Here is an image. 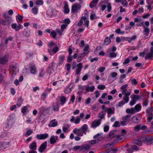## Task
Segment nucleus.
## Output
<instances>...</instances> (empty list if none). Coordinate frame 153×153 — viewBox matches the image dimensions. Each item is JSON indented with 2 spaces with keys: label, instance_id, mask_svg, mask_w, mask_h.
Returning a JSON list of instances; mask_svg holds the SVG:
<instances>
[{
  "label": "nucleus",
  "instance_id": "0eeeda50",
  "mask_svg": "<svg viewBox=\"0 0 153 153\" xmlns=\"http://www.w3.org/2000/svg\"><path fill=\"white\" fill-rule=\"evenodd\" d=\"M101 121L102 120L101 119L94 120L91 123V127L95 128L98 126L100 124Z\"/></svg>",
  "mask_w": 153,
  "mask_h": 153
},
{
  "label": "nucleus",
  "instance_id": "6e6552de",
  "mask_svg": "<svg viewBox=\"0 0 153 153\" xmlns=\"http://www.w3.org/2000/svg\"><path fill=\"white\" fill-rule=\"evenodd\" d=\"M47 142L46 141L42 143L39 148L38 150L40 153L43 152L45 150L47 147Z\"/></svg>",
  "mask_w": 153,
  "mask_h": 153
},
{
  "label": "nucleus",
  "instance_id": "de8ad7c7",
  "mask_svg": "<svg viewBox=\"0 0 153 153\" xmlns=\"http://www.w3.org/2000/svg\"><path fill=\"white\" fill-rule=\"evenodd\" d=\"M12 68L13 72L14 73H16L19 71V69L16 65L13 66Z\"/></svg>",
  "mask_w": 153,
  "mask_h": 153
},
{
  "label": "nucleus",
  "instance_id": "473e14b6",
  "mask_svg": "<svg viewBox=\"0 0 153 153\" xmlns=\"http://www.w3.org/2000/svg\"><path fill=\"white\" fill-rule=\"evenodd\" d=\"M16 18L17 22L19 23L22 21L23 17L22 16L18 14L16 16Z\"/></svg>",
  "mask_w": 153,
  "mask_h": 153
},
{
  "label": "nucleus",
  "instance_id": "dca6fc26",
  "mask_svg": "<svg viewBox=\"0 0 153 153\" xmlns=\"http://www.w3.org/2000/svg\"><path fill=\"white\" fill-rule=\"evenodd\" d=\"M30 149L33 150L36 149L37 143L35 141H33L29 145Z\"/></svg>",
  "mask_w": 153,
  "mask_h": 153
},
{
  "label": "nucleus",
  "instance_id": "f3484780",
  "mask_svg": "<svg viewBox=\"0 0 153 153\" xmlns=\"http://www.w3.org/2000/svg\"><path fill=\"white\" fill-rule=\"evenodd\" d=\"M8 58L7 56L0 58V63L2 64H5L8 62Z\"/></svg>",
  "mask_w": 153,
  "mask_h": 153
},
{
  "label": "nucleus",
  "instance_id": "052dcab7",
  "mask_svg": "<svg viewBox=\"0 0 153 153\" xmlns=\"http://www.w3.org/2000/svg\"><path fill=\"white\" fill-rule=\"evenodd\" d=\"M115 32L117 33L123 34L124 33V31L121 32L120 29L119 28L115 30Z\"/></svg>",
  "mask_w": 153,
  "mask_h": 153
},
{
  "label": "nucleus",
  "instance_id": "aec40b11",
  "mask_svg": "<svg viewBox=\"0 0 153 153\" xmlns=\"http://www.w3.org/2000/svg\"><path fill=\"white\" fill-rule=\"evenodd\" d=\"M85 90L87 92H91L93 91L95 87L94 85H92L91 86H85Z\"/></svg>",
  "mask_w": 153,
  "mask_h": 153
},
{
  "label": "nucleus",
  "instance_id": "774afa93",
  "mask_svg": "<svg viewBox=\"0 0 153 153\" xmlns=\"http://www.w3.org/2000/svg\"><path fill=\"white\" fill-rule=\"evenodd\" d=\"M0 23L3 25H8V22H7L5 20H1L0 21Z\"/></svg>",
  "mask_w": 153,
  "mask_h": 153
},
{
  "label": "nucleus",
  "instance_id": "5701e85b",
  "mask_svg": "<svg viewBox=\"0 0 153 153\" xmlns=\"http://www.w3.org/2000/svg\"><path fill=\"white\" fill-rule=\"evenodd\" d=\"M90 147V146L89 145H85L81 146L80 150L83 151H85L89 149Z\"/></svg>",
  "mask_w": 153,
  "mask_h": 153
},
{
  "label": "nucleus",
  "instance_id": "37998d69",
  "mask_svg": "<svg viewBox=\"0 0 153 153\" xmlns=\"http://www.w3.org/2000/svg\"><path fill=\"white\" fill-rule=\"evenodd\" d=\"M27 107H29V105H27L26 106H24L22 107V112L23 114H25L27 110Z\"/></svg>",
  "mask_w": 153,
  "mask_h": 153
},
{
  "label": "nucleus",
  "instance_id": "c756f323",
  "mask_svg": "<svg viewBox=\"0 0 153 153\" xmlns=\"http://www.w3.org/2000/svg\"><path fill=\"white\" fill-rule=\"evenodd\" d=\"M98 0H93L90 4L89 6L91 8L93 7L97 3Z\"/></svg>",
  "mask_w": 153,
  "mask_h": 153
},
{
  "label": "nucleus",
  "instance_id": "58836bf2",
  "mask_svg": "<svg viewBox=\"0 0 153 153\" xmlns=\"http://www.w3.org/2000/svg\"><path fill=\"white\" fill-rule=\"evenodd\" d=\"M60 100L61 101V104L62 105H63L66 102V99L64 96H61Z\"/></svg>",
  "mask_w": 153,
  "mask_h": 153
},
{
  "label": "nucleus",
  "instance_id": "e2e57ef3",
  "mask_svg": "<svg viewBox=\"0 0 153 153\" xmlns=\"http://www.w3.org/2000/svg\"><path fill=\"white\" fill-rule=\"evenodd\" d=\"M67 26L68 25H65L64 24L62 25L61 26V30L63 31L66 28Z\"/></svg>",
  "mask_w": 153,
  "mask_h": 153
},
{
  "label": "nucleus",
  "instance_id": "13d9d810",
  "mask_svg": "<svg viewBox=\"0 0 153 153\" xmlns=\"http://www.w3.org/2000/svg\"><path fill=\"white\" fill-rule=\"evenodd\" d=\"M70 21L69 19H65L63 21V23H65V24L67 25L70 23Z\"/></svg>",
  "mask_w": 153,
  "mask_h": 153
},
{
  "label": "nucleus",
  "instance_id": "2f4dec72",
  "mask_svg": "<svg viewBox=\"0 0 153 153\" xmlns=\"http://www.w3.org/2000/svg\"><path fill=\"white\" fill-rule=\"evenodd\" d=\"M146 112L148 114L152 115V113L153 112V108L151 107L148 108L146 110Z\"/></svg>",
  "mask_w": 153,
  "mask_h": 153
},
{
  "label": "nucleus",
  "instance_id": "f03ea898",
  "mask_svg": "<svg viewBox=\"0 0 153 153\" xmlns=\"http://www.w3.org/2000/svg\"><path fill=\"white\" fill-rule=\"evenodd\" d=\"M116 50L115 47L113 46L108 49L106 52V55L107 56L110 58H114L117 56V54L115 52Z\"/></svg>",
  "mask_w": 153,
  "mask_h": 153
},
{
  "label": "nucleus",
  "instance_id": "2eb2a0df",
  "mask_svg": "<svg viewBox=\"0 0 153 153\" xmlns=\"http://www.w3.org/2000/svg\"><path fill=\"white\" fill-rule=\"evenodd\" d=\"M141 120L140 116H134L132 118L131 120L133 123H139Z\"/></svg>",
  "mask_w": 153,
  "mask_h": 153
},
{
  "label": "nucleus",
  "instance_id": "7c9ffc66",
  "mask_svg": "<svg viewBox=\"0 0 153 153\" xmlns=\"http://www.w3.org/2000/svg\"><path fill=\"white\" fill-rule=\"evenodd\" d=\"M65 59V56H59V65H62Z\"/></svg>",
  "mask_w": 153,
  "mask_h": 153
},
{
  "label": "nucleus",
  "instance_id": "c03bdc74",
  "mask_svg": "<svg viewBox=\"0 0 153 153\" xmlns=\"http://www.w3.org/2000/svg\"><path fill=\"white\" fill-rule=\"evenodd\" d=\"M45 75L44 70L43 69H41L40 70L39 72V76L40 77H43Z\"/></svg>",
  "mask_w": 153,
  "mask_h": 153
},
{
  "label": "nucleus",
  "instance_id": "8fccbe9b",
  "mask_svg": "<svg viewBox=\"0 0 153 153\" xmlns=\"http://www.w3.org/2000/svg\"><path fill=\"white\" fill-rule=\"evenodd\" d=\"M56 32L54 30H52L50 35L53 38H55L56 37Z\"/></svg>",
  "mask_w": 153,
  "mask_h": 153
},
{
  "label": "nucleus",
  "instance_id": "a211bd4d",
  "mask_svg": "<svg viewBox=\"0 0 153 153\" xmlns=\"http://www.w3.org/2000/svg\"><path fill=\"white\" fill-rule=\"evenodd\" d=\"M36 66L35 64H33L30 67V72L33 74H36L37 72Z\"/></svg>",
  "mask_w": 153,
  "mask_h": 153
},
{
  "label": "nucleus",
  "instance_id": "6ab92c4d",
  "mask_svg": "<svg viewBox=\"0 0 153 153\" xmlns=\"http://www.w3.org/2000/svg\"><path fill=\"white\" fill-rule=\"evenodd\" d=\"M57 125V122L55 119H53L48 124V126L51 127H55Z\"/></svg>",
  "mask_w": 153,
  "mask_h": 153
},
{
  "label": "nucleus",
  "instance_id": "c9c22d12",
  "mask_svg": "<svg viewBox=\"0 0 153 153\" xmlns=\"http://www.w3.org/2000/svg\"><path fill=\"white\" fill-rule=\"evenodd\" d=\"M126 112L127 113H130L131 114H133L135 112V110L133 108H131L130 109H126Z\"/></svg>",
  "mask_w": 153,
  "mask_h": 153
},
{
  "label": "nucleus",
  "instance_id": "a878e982",
  "mask_svg": "<svg viewBox=\"0 0 153 153\" xmlns=\"http://www.w3.org/2000/svg\"><path fill=\"white\" fill-rule=\"evenodd\" d=\"M93 138L94 139H97L98 141H101L103 139L102 137L101 136L100 134L98 133L96 135H94Z\"/></svg>",
  "mask_w": 153,
  "mask_h": 153
},
{
  "label": "nucleus",
  "instance_id": "bb28decb",
  "mask_svg": "<svg viewBox=\"0 0 153 153\" xmlns=\"http://www.w3.org/2000/svg\"><path fill=\"white\" fill-rule=\"evenodd\" d=\"M47 15L48 17H51L53 15V12L51 9H49L47 12Z\"/></svg>",
  "mask_w": 153,
  "mask_h": 153
},
{
  "label": "nucleus",
  "instance_id": "680f3d73",
  "mask_svg": "<svg viewBox=\"0 0 153 153\" xmlns=\"http://www.w3.org/2000/svg\"><path fill=\"white\" fill-rule=\"evenodd\" d=\"M38 11V9L36 7H34L32 9V12L36 14L37 13Z\"/></svg>",
  "mask_w": 153,
  "mask_h": 153
},
{
  "label": "nucleus",
  "instance_id": "49530a36",
  "mask_svg": "<svg viewBox=\"0 0 153 153\" xmlns=\"http://www.w3.org/2000/svg\"><path fill=\"white\" fill-rule=\"evenodd\" d=\"M56 32L57 33V35H59V36H61L63 32L62 30L58 29H57L56 30Z\"/></svg>",
  "mask_w": 153,
  "mask_h": 153
},
{
  "label": "nucleus",
  "instance_id": "79ce46f5",
  "mask_svg": "<svg viewBox=\"0 0 153 153\" xmlns=\"http://www.w3.org/2000/svg\"><path fill=\"white\" fill-rule=\"evenodd\" d=\"M33 132V131H32L30 129H29L27 131L26 133V134L25 135V136L26 137H27V136L30 135Z\"/></svg>",
  "mask_w": 153,
  "mask_h": 153
},
{
  "label": "nucleus",
  "instance_id": "6e6d98bb",
  "mask_svg": "<svg viewBox=\"0 0 153 153\" xmlns=\"http://www.w3.org/2000/svg\"><path fill=\"white\" fill-rule=\"evenodd\" d=\"M17 24L16 23L12 24L11 25L12 28L13 29H15L16 31H17Z\"/></svg>",
  "mask_w": 153,
  "mask_h": 153
},
{
  "label": "nucleus",
  "instance_id": "cd10ccee",
  "mask_svg": "<svg viewBox=\"0 0 153 153\" xmlns=\"http://www.w3.org/2000/svg\"><path fill=\"white\" fill-rule=\"evenodd\" d=\"M53 109L54 111H57L59 110V106L57 103H53Z\"/></svg>",
  "mask_w": 153,
  "mask_h": 153
},
{
  "label": "nucleus",
  "instance_id": "4c0bfd02",
  "mask_svg": "<svg viewBox=\"0 0 153 153\" xmlns=\"http://www.w3.org/2000/svg\"><path fill=\"white\" fill-rule=\"evenodd\" d=\"M134 110L136 112H139L141 110V106L140 104H137L134 107Z\"/></svg>",
  "mask_w": 153,
  "mask_h": 153
},
{
  "label": "nucleus",
  "instance_id": "7ed1b4c3",
  "mask_svg": "<svg viewBox=\"0 0 153 153\" xmlns=\"http://www.w3.org/2000/svg\"><path fill=\"white\" fill-rule=\"evenodd\" d=\"M131 116L129 115L126 116L122 118L123 121H120V124L122 126H125L130 121Z\"/></svg>",
  "mask_w": 153,
  "mask_h": 153
},
{
  "label": "nucleus",
  "instance_id": "39448f33",
  "mask_svg": "<svg viewBox=\"0 0 153 153\" xmlns=\"http://www.w3.org/2000/svg\"><path fill=\"white\" fill-rule=\"evenodd\" d=\"M131 89H130L129 90V91L127 92V93L125 94H123L124 96L123 97V100L125 103H128L129 100V96L130 95L131 93Z\"/></svg>",
  "mask_w": 153,
  "mask_h": 153
},
{
  "label": "nucleus",
  "instance_id": "09e8293b",
  "mask_svg": "<svg viewBox=\"0 0 153 153\" xmlns=\"http://www.w3.org/2000/svg\"><path fill=\"white\" fill-rule=\"evenodd\" d=\"M22 99L21 98H19L17 100V105L18 107H20L21 106L22 104Z\"/></svg>",
  "mask_w": 153,
  "mask_h": 153
},
{
  "label": "nucleus",
  "instance_id": "bf43d9fd",
  "mask_svg": "<svg viewBox=\"0 0 153 153\" xmlns=\"http://www.w3.org/2000/svg\"><path fill=\"white\" fill-rule=\"evenodd\" d=\"M131 83L133 85H136L137 83V82L135 79H131Z\"/></svg>",
  "mask_w": 153,
  "mask_h": 153
},
{
  "label": "nucleus",
  "instance_id": "72a5a7b5",
  "mask_svg": "<svg viewBox=\"0 0 153 153\" xmlns=\"http://www.w3.org/2000/svg\"><path fill=\"white\" fill-rule=\"evenodd\" d=\"M117 75V73L116 72H111L108 76L109 78H115Z\"/></svg>",
  "mask_w": 153,
  "mask_h": 153
},
{
  "label": "nucleus",
  "instance_id": "423d86ee",
  "mask_svg": "<svg viewBox=\"0 0 153 153\" xmlns=\"http://www.w3.org/2000/svg\"><path fill=\"white\" fill-rule=\"evenodd\" d=\"M81 120V119L79 118L78 116H77L76 118L74 116H72L70 120V121L71 123L77 124L80 123Z\"/></svg>",
  "mask_w": 153,
  "mask_h": 153
},
{
  "label": "nucleus",
  "instance_id": "69168bd1",
  "mask_svg": "<svg viewBox=\"0 0 153 153\" xmlns=\"http://www.w3.org/2000/svg\"><path fill=\"white\" fill-rule=\"evenodd\" d=\"M66 66L67 70L68 71V73H69L71 68L70 64L69 63H67L66 65Z\"/></svg>",
  "mask_w": 153,
  "mask_h": 153
},
{
  "label": "nucleus",
  "instance_id": "4be33fe9",
  "mask_svg": "<svg viewBox=\"0 0 153 153\" xmlns=\"http://www.w3.org/2000/svg\"><path fill=\"white\" fill-rule=\"evenodd\" d=\"M64 12L66 13H68L69 12L68 4L66 2H65V3Z\"/></svg>",
  "mask_w": 153,
  "mask_h": 153
},
{
  "label": "nucleus",
  "instance_id": "f257e3e1",
  "mask_svg": "<svg viewBox=\"0 0 153 153\" xmlns=\"http://www.w3.org/2000/svg\"><path fill=\"white\" fill-rule=\"evenodd\" d=\"M88 16V12L87 11H85L80 20L77 24V26H81L83 24V21H84V25L86 26V27L88 28L89 25Z\"/></svg>",
  "mask_w": 153,
  "mask_h": 153
},
{
  "label": "nucleus",
  "instance_id": "a19ab883",
  "mask_svg": "<svg viewBox=\"0 0 153 153\" xmlns=\"http://www.w3.org/2000/svg\"><path fill=\"white\" fill-rule=\"evenodd\" d=\"M141 125L140 124L137 125L134 128V130L135 131H138L140 130Z\"/></svg>",
  "mask_w": 153,
  "mask_h": 153
},
{
  "label": "nucleus",
  "instance_id": "ddd939ff",
  "mask_svg": "<svg viewBox=\"0 0 153 153\" xmlns=\"http://www.w3.org/2000/svg\"><path fill=\"white\" fill-rule=\"evenodd\" d=\"M128 86V85L126 84L121 87V92L123 94H125L127 93V92L129 91L127 89Z\"/></svg>",
  "mask_w": 153,
  "mask_h": 153
},
{
  "label": "nucleus",
  "instance_id": "ea45409f",
  "mask_svg": "<svg viewBox=\"0 0 153 153\" xmlns=\"http://www.w3.org/2000/svg\"><path fill=\"white\" fill-rule=\"evenodd\" d=\"M153 57V53H152L151 52L147 54L145 57V59H150Z\"/></svg>",
  "mask_w": 153,
  "mask_h": 153
},
{
  "label": "nucleus",
  "instance_id": "4d7b16f0",
  "mask_svg": "<svg viewBox=\"0 0 153 153\" xmlns=\"http://www.w3.org/2000/svg\"><path fill=\"white\" fill-rule=\"evenodd\" d=\"M120 126V123L119 121H115L113 125V126L115 127H119Z\"/></svg>",
  "mask_w": 153,
  "mask_h": 153
},
{
  "label": "nucleus",
  "instance_id": "603ef678",
  "mask_svg": "<svg viewBox=\"0 0 153 153\" xmlns=\"http://www.w3.org/2000/svg\"><path fill=\"white\" fill-rule=\"evenodd\" d=\"M125 103H125V102H124V101H123V100H121L118 102L117 105H118V107H120L123 106Z\"/></svg>",
  "mask_w": 153,
  "mask_h": 153
},
{
  "label": "nucleus",
  "instance_id": "f704fd0d",
  "mask_svg": "<svg viewBox=\"0 0 153 153\" xmlns=\"http://www.w3.org/2000/svg\"><path fill=\"white\" fill-rule=\"evenodd\" d=\"M132 143L140 146L142 145L141 141L137 139L134 140H132Z\"/></svg>",
  "mask_w": 153,
  "mask_h": 153
},
{
  "label": "nucleus",
  "instance_id": "5fc2aeb1",
  "mask_svg": "<svg viewBox=\"0 0 153 153\" xmlns=\"http://www.w3.org/2000/svg\"><path fill=\"white\" fill-rule=\"evenodd\" d=\"M97 88L99 89L103 90L105 88V87L104 85H99Z\"/></svg>",
  "mask_w": 153,
  "mask_h": 153
},
{
  "label": "nucleus",
  "instance_id": "9d476101",
  "mask_svg": "<svg viewBox=\"0 0 153 153\" xmlns=\"http://www.w3.org/2000/svg\"><path fill=\"white\" fill-rule=\"evenodd\" d=\"M73 132L77 135L79 136H82L84 133L81 129H78L77 128H75L73 130Z\"/></svg>",
  "mask_w": 153,
  "mask_h": 153
},
{
  "label": "nucleus",
  "instance_id": "b1692460",
  "mask_svg": "<svg viewBox=\"0 0 153 153\" xmlns=\"http://www.w3.org/2000/svg\"><path fill=\"white\" fill-rule=\"evenodd\" d=\"M81 129L84 133L86 134V132L87 131L88 129V126L87 125L85 124L81 127Z\"/></svg>",
  "mask_w": 153,
  "mask_h": 153
},
{
  "label": "nucleus",
  "instance_id": "0e129e2a",
  "mask_svg": "<svg viewBox=\"0 0 153 153\" xmlns=\"http://www.w3.org/2000/svg\"><path fill=\"white\" fill-rule=\"evenodd\" d=\"M105 67H101L98 69V71L100 72H102L105 71Z\"/></svg>",
  "mask_w": 153,
  "mask_h": 153
},
{
  "label": "nucleus",
  "instance_id": "338daca9",
  "mask_svg": "<svg viewBox=\"0 0 153 153\" xmlns=\"http://www.w3.org/2000/svg\"><path fill=\"white\" fill-rule=\"evenodd\" d=\"M89 49V45L88 44L86 45L84 47L83 51L85 52L87 51Z\"/></svg>",
  "mask_w": 153,
  "mask_h": 153
},
{
  "label": "nucleus",
  "instance_id": "20e7f679",
  "mask_svg": "<svg viewBox=\"0 0 153 153\" xmlns=\"http://www.w3.org/2000/svg\"><path fill=\"white\" fill-rule=\"evenodd\" d=\"M57 65L55 64L52 63L51 66H49L47 69V72L50 74L53 73L56 70Z\"/></svg>",
  "mask_w": 153,
  "mask_h": 153
},
{
  "label": "nucleus",
  "instance_id": "a18cd8bd",
  "mask_svg": "<svg viewBox=\"0 0 153 153\" xmlns=\"http://www.w3.org/2000/svg\"><path fill=\"white\" fill-rule=\"evenodd\" d=\"M36 4L37 5H41L43 3V1L42 0H36Z\"/></svg>",
  "mask_w": 153,
  "mask_h": 153
},
{
  "label": "nucleus",
  "instance_id": "4468645a",
  "mask_svg": "<svg viewBox=\"0 0 153 153\" xmlns=\"http://www.w3.org/2000/svg\"><path fill=\"white\" fill-rule=\"evenodd\" d=\"M58 137L57 136L52 135L49 139V141L51 144H55L58 140Z\"/></svg>",
  "mask_w": 153,
  "mask_h": 153
},
{
  "label": "nucleus",
  "instance_id": "864d4df0",
  "mask_svg": "<svg viewBox=\"0 0 153 153\" xmlns=\"http://www.w3.org/2000/svg\"><path fill=\"white\" fill-rule=\"evenodd\" d=\"M121 3L123 6H126L127 5L128 3L126 0H121Z\"/></svg>",
  "mask_w": 153,
  "mask_h": 153
},
{
  "label": "nucleus",
  "instance_id": "9b49d317",
  "mask_svg": "<svg viewBox=\"0 0 153 153\" xmlns=\"http://www.w3.org/2000/svg\"><path fill=\"white\" fill-rule=\"evenodd\" d=\"M48 134L47 133L38 134L36 135V138L38 140L45 139L48 137Z\"/></svg>",
  "mask_w": 153,
  "mask_h": 153
},
{
  "label": "nucleus",
  "instance_id": "393cba45",
  "mask_svg": "<svg viewBox=\"0 0 153 153\" xmlns=\"http://www.w3.org/2000/svg\"><path fill=\"white\" fill-rule=\"evenodd\" d=\"M80 8V5L79 4H77L76 5H74L72 6L71 10L72 11L75 12Z\"/></svg>",
  "mask_w": 153,
  "mask_h": 153
},
{
  "label": "nucleus",
  "instance_id": "c85d7f7f",
  "mask_svg": "<svg viewBox=\"0 0 153 153\" xmlns=\"http://www.w3.org/2000/svg\"><path fill=\"white\" fill-rule=\"evenodd\" d=\"M13 121L11 119L7 120V127L8 128H11L13 125Z\"/></svg>",
  "mask_w": 153,
  "mask_h": 153
},
{
  "label": "nucleus",
  "instance_id": "f8f14e48",
  "mask_svg": "<svg viewBox=\"0 0 153 153\" xmlns=\"http://www.w3.org/2000/svg\"><path fill=\"white\" fill-rule=\"evenodd\" d=\"M106 112L107 113V117L108 118L110 117L112 115L114 114L115 113L114 108H107Z\"/></svg>",
  "mask_w": 153,
  "mask_h": 153
},
{
  "label": "nucleus",
  "instance_id": "1a4fd4ad",
  "mask_svg": "<svg viewBox=\"0 0 153 153\" xmlns=\"http://www.w3.org/2000/svg\"><path fill=\"white\" fill-rule=\"evenodd\" d=\"M76 66L77 68L75 70V74L78 76L80 74V72L82 68V64L81 63H79Z\"/></svg>",
  "mask_w": 153,
  "mask_h": 153
},
{
  "label": "nucleus",
  "instance_id": "412c9836",
  "mask_svg": "<svg viewBox=\"0 0 153 153\" xmlns=\"http://www.w3.org/2000/svg\"><path fill=\"white\" fill-rule=\"evenodd\" d=\"M105 111H101L98 114V117L100 118V119H102L105 118V115L106 113Z\"/></svg>",
  "mask_w": 153,
  "mask_h": 153
},
{
  "label": "nucleus",
  "instance_id": "e433bc0d",
  "mask_svg": "<svg viewBox=\"0 0 153 153\" xmlns=\"http://www.w3.org/2000/svg\"><path fill=\"white\" fill-rule=\"evenodd\" d=\"M111 42L110 39L108 37H106L104 42V44L106 45H108Z\"/></svg>",
  "mask_w": 153,
  "mask_h": 153
},
{
  "label": "nucleus",
  "instance_id": "3c124183",
  "mask_svg": "<svg viewBox=\"0 0 153 153\" xmlns=\"http://www.w3.org/2000/svg\"><path fill=\"white\" fill-rule=\"evenodd\" d=\"M71 91V89L70 88L67 87L64 90V92L66 94H68Z\"/></svg>",
  "mask_w": 153,
  "mask_h": 153
}]
</instances>
